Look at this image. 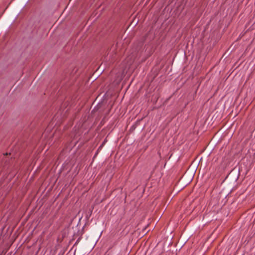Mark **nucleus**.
Instances as JSON below:
<instances>
[{
  "label": "nucleus",
  "mask_w": 255,
  "mask_h": 255,
  "mask_svg": "<svg viewBox=\"0 0 255 255\" xmlns=\"http://www.w3.org/2000/svg\"><path fill=\"white\" fill-rule=\"evenodd\" d=\"M121 90V87L119 85L114 87L113 85L110 86V87L104 94L103 96H118L120 94V92Z\"/></svg>",
  "instance_id": "obj_1"
},
{
  "label": "nucleus",
  "mask_w": 255,
  "mask_h": 255,
  "mask_svg": "<svg viewBox=\"0 0 255 255\" xmlns=\"http://www.w3.org/2000/svg\"><path fill=\"white\" fill-rule=\"evenodd\" d=\"M122 95H125V90H124L122 93H121Z\"/></svg>",
  "instance_id": "obj_2"
},
{
  "label": "nucleus",
  "mask_w": 255,
  "mask_h": 255,
  "mask_svg": "<svg viewBox=\"0 0 255 255\" xmlns=\"http://www.w3.org/2000/svg\"><path fill=\"white\" fill-rule=\"evenodd\" d=\"M15 86V84H14V85H13V86L11 88V89L10 91H11V90H13V89L14 88V86Z\"/></svg>",
  "instance_id": "obj_3"
},
{
  "label": "nucleus",
  "mask_w": 255,
  "mask_h": 255,
  "mask_svg": "<svg viewBox=\"0 0 255 255\" xmlns=\"http://www.w3.org/2000/svg\"><path fill=\"white\" fill-rule=\"evenodd\" d=\"M79 239H80V238H78V239H77V242H77L79 240Z\"/></svg>",
  "instance_id": "obj_4"
}]
</instances>
